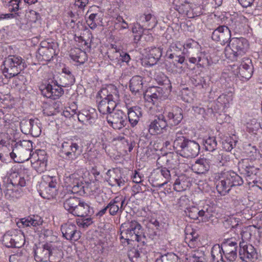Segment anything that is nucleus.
Segmentation results:
<instances>
[{
  "instance_id": "obj_1",
  "label": "nucleus",
  "mask_w": 262,
  "mask_h": 262,
  "mask_svg": "<svg viewBox=\"0 0 262 262\" xmlns=\"http://www.w3.org/2000/svg\"><path fill=\"white\" fill-rule=\"evenodd\" d=\"M174 135L173 147L178 154L185 158H192L198 155L200 147L198 143L184 137L182 130L176 131Z\"/></svg>"
},
{
  "instance_id": "obj_2",
  "label": "nucleus",
  "mask_w": 262,
  "mask_h": 262,
  "mask_svg": "<svg viewBox=\"0 0 262 262\" xmlns=\"http://www.w3.org/2000/svg\"><path fill=\"white\" fill-rule=\"evenodd\" d=\"M82 146H80L78 142L73 139L64 141L60 150V157L70 162L71 166L74 170L79 168V161H76L81 155Z\"/></svg>"
},
{
  "instance_id": "obj_3",
  "label": "nucleus",
  "mask_w": 262,
  "mask_h": 262,
  "mask_svg": "<svg viewBox=\"0 0 262 262\" xmlns=\"http://www.w3.org/2000/svg\"><path fill=\"white\" fill-rule=\"evenodd\" d=\"M244 183L243 179L233 171H222L216 181V189L222 195L229 192L231 187L241 186Z\"/></svg>"
},
{
  "instance_id": "obj_4",
  "label": "nucleus",
  "mask_w": 262,
  "mask_h": 262,
  "mask_svg": "<svg viewBox=\"0 0 262 262\" xmlns=\"http://www.w3.org/2000/svg\"><path fill=\"white\" fill-rule=\"evenodd\" d=\"M27 178L28 176H25L24 173L12 172L9 177L10 183L8 184L4 190L6 198L10 200L18 198L20 196L21 191L20 189H15V187L26 186Z\"/></svg>"
},
{
  "instance_id": "obj_5",
  "label": "nucleus",
  "mask_w": 262,
  "mask_h": 262,
  "mask_svg": "<svg viewBox=\"0 0 262 262\" xmlns=\"http://www.w3.org/2000/svg\"><path fill=\"white\" fill-rule=\"evenodd\" d=\"M3 65L4 66L3 73L5 77L8 78L17 75L27 67L24 59L20 56L16 55H9L6 58L3 62Z\"/></svg>"
},
{
  "instance_id": "obj_6",
  "label": "nucleus",
  "mask_w": 262,
  "mask_h": 262,
  "mask_svg": "<svg viewBox=\"0 0 262 262\" xmlns=\"http://www.w3.org/2000/svg\"><path fill=\"white\" fill-rule=\"evenodd\" d=\"M143 228L141 224L136 221L133 220L125 222L120 226V239H124L129 244V241H135L143 233Z\"/></svg>"
},
{
  "instance_id": "obj_7",
  "label": "nucleus",
  "mask_w": 262,
  "mask_h": 262,
  "mask_svg": "<svg viewBox=\"0 0 262 262\" xmlns=\"http://www.w3.org/2000/svg\"><path fill=\"white\" fill-rule=\"evenodd\" d=\"M38 58L45 61H51L53 57L58 53V44L55 42L43 41L40 43V47L38 49Z\"/></svg>"
},
{
  "instance_id": "obj_8",
  "label": "nucleus",
  "mask_w": 262,
  "mask_h": 262,
  "mask_svg": "<svg viewBox=\"0 0 262 262\" xmlns=\"http://www.w3.org/2000/svg\"><path fill=\"white\" fill-rule=\"evenodd\" d=\"M228 46L231 50L232 58L236 60L238 57L246 53L248 48V42L245 38L233 37L228 41Z\"/></svg>"
},
{
  "instance_id": "obj_9",
  "label": "nucleus",
  "mask_w": 262,
  "mask_h": 262,
  "mask_svg": "<svg viewBox=\"0 0 262 262\" xmlns=\"http://www.w3.org/2000/svg\"><path fill=\"white\" fill-rule=\"evenodd\" d=\"M25 236L14 230L7 231L3 237V243L8 248H20L25 244Z\"/></svg>"
},
{
  "instance_id": "obj_10",
  "label": "nucleus",
  "mask_w": 262,
  "mask_h": 262,
  "mask_svg": "<svg viewBox=\"0 0 262 262\" xmlns=\"http://www.w3.org/2000/svg\"><path fill=\"white\" fill-rule=\"evenodd\" d=\"M238 169L241 174L247 177V181L249 184L257 183L255 177L258 171V169L255 167L248 159L242 160L238 164Z\"/></svg>"
},
{
  "instance_id": "obj_11",
  "label": "nucleus",
  "mask_w": 262,
  "mask_h": 262,
  "mask_svg": "<svg viewBox=\"0 0 262 262\" xmlns=\"http://www.w3.org/2000/svg\"><path fill=\"white\" fill-rule=\"evenodd\" d=\"M233 71L234 75L241 78L242 80H249L253 73V66L251 60L248 58H244L240 66Z\"/></svg>"
},
{
  "instance_id": "obj_12",
  "label": "nucleus",
  "mask_w": 262,
  "mask_h": 262,
  "mask_svg": "<svg viewBox=\"0 0 262 262\" xmlns=\"http://www.w3.org/2000/svg\"><path fill=\"white\" fill-rule=\"evenodd\" d=\"M108 123L115 129H121L125 127L127 123L126 114L121 110H116L107 117Z\"/></svg>"
},
{
  "instance_id": "obj_13",
  "label": "nucleus",
  "mask_w": 262,
  "mask_h": 262,
  "mask_svg": "<svg viewBox=\"0 0 262 262\" xmlns=\"http://www.w3.org/2000/svg\"><path fill=\"white\" fill-rule=\"evenodd\" d=\"M168 127V121L163 114H160L155 117L149 125L148 131L152 135H159L166 130Z\"/></svg>"
},
{
  "instance_id": "obj_14",
  "label": "nucleus",
  "mask_w": 262,
  "mask_h": 262,
  "mask_svg": "<svg viewBox=\"0 0 262 262\" xmlns=\"http://www.w3.org/2000/svg\"><path fill=\"white\" fill-rule=\"evenodd\" d=\"M30 144V142L24 140L20 143H16L13 147L12 151L10 154V157L16 162H20L17 157L23 158V161L28 160L30 157L31 151L29 149L24 148V146Z\"/></svg>"
},
{
  "instance_id": "obj_15",
  "label": "nucleus",
  "mask_w": 262,
  "mask_h": 262,
  "mask_svg": "<svg viewBox=\"0 0 262 262\" xmlns=\"http://www.w3.org/2000/svg\"><path fill=\"white\" fill-rule=\"evenodd\" d=\"M64 182L69 191L73 193L80 195L86 193L84 184L76 178L74 174H71L64 179Z\"/></svg>"
},
{
  "instance_id": "obj_16",
  "label": "nucleus",
  "mask_w": 262,
  "mask_h": 262,
  "mask_svg": "<svg viewBox=\"0 0 262 262\" xmlns=\"http://www.w3.org/2000/svg\"><path fill=\"white\" fill-rule=\"evenodd\" d=\"M126 205L125 198L123 196H117L111 200L107 204L110 215L115 216L118 213L121 214Z\"/></svg>"
},
{
  "instance_id": "obj_17",
  "label": "nucleus",
  "mask_w": 262,
  "mask_h": 262,
  "mask_svg": "<svg viewBox=\"0 0 262 262\" xmlns=\"http://www.w3.org/2000/svg\"><path fill=\"white\" fill-rule=\"evenodd\" d=\"M212 39L215 41H219L222 45L228 42L231 38V31L226 26H219L212 33Z\"/></svg>"
},
{
  "instance_id": "obj_18",
  "label": "nucleus",
  "mask_w": 262,
  "mask_h": 262,
  "mask_svg": "<svg viewBox=\"0 0 262 262\" xmlns=\"http://www.w3.org/2000/svg\"><path fill=\"white\" fill-rule=\"evenodd\" d=\"M61 231L63 237L67 240L77 241L81 237V232L76 226L69 222L61 226Z\"/></svg>"
},
{
  "instance_id": "obj_19",
  "label": "nucleus",
  "mask_w": 262,
  "mask_h": 262,
  "mask_svg": "<svg viewBox=\"0 0 262 262\" xmlns=\"http://www.w3.org/2000/svg\"><path fill=\"white\" fill-rule=\"evenodd\" d=\"M62 87L61 85L55 84L53 85L48 84L41 89V94L44 97L55 100L63 94Z\"/></svg>"
},
{
  "instance_id": "obj_20",
  "label": "nucleus",
  "mask_w": 262,
  "mask_h": 262,
  "mask_svg": "<svg viewBox=\"0 0 262 262\" xmlns=\"http://www.w3.org/2000/svg\"><path fill=\"white\" fill-rule=\"evenodd\" d=\"M223 254L229 261H234L237 258V243L236 242L228 240L222 244Z\"/></svg>"
},
{
  "instance_id": "obj_21",
  "label": "nucleus",
  "mask_w": 262,
  "mask_h": 262,
  "mask_svg": "<svg viewBox=\"0 0 262 262\" xmlns=\"http://www.w3.org/2000/svg\"><path fill=\"white\" fill-rule=\"evenodd\" d=\"M165 114L167 121L171 125H178L183 118V110L177 106H173L168 112L166 111Z\"/></svg>"
},
{
  "instance_id": "obj_22",
  "label": "nucleus",
  "mask_w": 262,
  "mask_h": 262,
  "mask_svg": "<svg viewBox=\"0 0 262 262\" xmlns=\"http://www.w3.org/2000/svg\"><path fill=\"white\" fill-rule=\"evenodd\" d=\"M106 174L109 177L107 181L111 186L121 187L125 184V181L122 178L120 170L114 169H109L107 170Z\"/></svg>"
},
{
  "instance_id": "obj_23",
  "label": "nucleus",
  "mask_w": 262,
  "mask_h": 262,
  "mask_svg": "<svg viewBox=\"0 0 262 262\" xmlns=\"http://www.w3.org/2000/svg\"><path fill=\"white\" fill-rule=\"evenodd\" d=\"M72 112L74 113L72 116L77 114L78 120L83 124L92 125L95 122L97 114L94 110H93L92 112L88 110H83L81 112H78V114L75 110H72Z\"/></svg>"
},
{
  "instance_id": "obj_24",
  "label": "nucleus",
  "mask_w": 262,
  "mask_h": 262,
  "mask_svg": "<svg viewBox=\"0 0 262 262\" xmlns=\"http://www.w3.org/2000/svg\"><path fill=\"white\" fill-rule=\"evenodd\" d=\"M51 243H47L35 250L34 258L38 262H46L50 257Z\"/></svg>"
},
{
  "instance_id": "obj_25",
  "label": "nucleus",
  "mask_w": 262,
  "mask_h": 262,
  "mask_svg": "<svg viewBox=\"0 0 262 262\" xmlns=\"http://www.w3.org/2000/svg\"><path fill=\"white\" fill-rule=\"evenodd\" d=\"M210 167V160L206 158H201L196 160L192 165V170L198 174H203L209 170Z\"/></svg>"
},
{
  "instance_id": "obj_26",
  "label": "nucleus",
  "mask_w": 262,
  "mask_h": 262,
  "mask_svg": "<svg viewBox=\"0 0 262 262\" xmlns=\"http://www.w3.org/2000/svg\"><path fill=\"white\" fill-rule=\"evenodd\" d=\"M239 253L243 260L254 261L258 258V253L252 245L247 246L245 249H239Z\"/></svg>"
},
{
  "instance_id": "obj_27",
  "label": "nucleus",
  "mask_w": 262,
  "mask_h": 262,
  "mask_svg": "<svg viewBox=\"0 0 262 262\" xmlns=\"http://www.w3.org/2000/svg\"><path fill=\"white\" fill-rule=\"evenodd\" d=\"M93 212V209L89 204L80 199L79 205H77L72 214L75 216L83 217L90 215Z\"/></svg>"
},
{
  "instance_id": "obj_28",
  "label": "nucleus",
  "mask_w": 262,
  "mask_h": 262,
  "mask_svg": "<svg viewBox=\"0 0 262 262\" xmlns=\"http://www.w3.org/2000/svg\"><path fill=\"white\" fill-rule=\"evenodd\" d=\"M117 106V103L109 99H101L98 105L99 112L102 114H111Z\"/></svg>"
},
{
  "instance_id": "obj_29",
  "label": "nucleus",
  "mask_w": 262,
  "mask_h": 262,
  "mask_svg": "<svg viewBox=\"0 0 262 262\" xmlns=\"http://www.w3.org/2000/svg\"><path fill=\"white\" fill-rule=\"evenodd\" d=\"M43 221L40 216L37 215L28 216L20 220L23 227H36L42 225Z\"/></svg>"
},
{
  "instance_id": "obj_30",
  "label": "nucleus",
  "mask_w": 262,
  "mask_h": 262,
  "mask_svg": "<svg viewBox=\"0 0 262 262\" xmlns=\"http://www.w3.org/2000/svg\"><path fill=\"white\" fill-rule=\"evenodd\" d=\"M128 119L131 126L134 127L142 116L141 108L139 106H134L128 109Z\"/></svg>"
},
{
  "instance_id": "obj_31",
  "label": "nucleus",
  "mask_w": 262,
  "mask_h": 262,
  "mask_svg": "<svg viewBox=\"0 0 262 262\" xmlns=\"http://www.w3.org/2000/svg\"><path fill=\"white\" fill-rule=\"evenodd\" d=\"M139 21L145 29L150 30L155 28L157 24L156 17L150 13L144 14L140 16Z\"/></svg>"
},
{
  "instance_id": "obj_32",
  "label": "nucleus",
  "mask_w": 262,
  "mask_h": 262,
  "mask_svg": "<svg viewBox=\"0 0 262 262\" xmlns=\"http://www.w3.org/2000/svg\"><path fill=\"white\" fill-rule=\"evenodd\" d=\"M190 185L189 177L186 175L181 174L176 179L173 184V189L178 192L186 190Z\"/></svg>"
},
{
  "instance_id": "obj_33",
  "label": "nucleus",
  "mask_w": 262,
  "mask_h": 262,
  "mask_svg": "<svg viewBox=\"0 0 262 262\" xmlns=\"http://www.w3.org/2000/svg\"><path fill=\"white\" fill-rule=\"evenodd\" d=\"M129 89L130 91L136 94L140 93L143 88V79L140 76H135L132 78L129 81Z\"/></svg>"
},
{
  "instance_id": "obj_34",
  "label": "nucleus",
  "mask_w": 262,
  "mask_h": 262,
  "mask_svg": "<svg viewBox=\"0 0 262 262\" xmlns=\"http://www.w3.org/2000/svg\"><path fill=\"white\" fill-rule=\"evenodd\" d=\"M183 44L177 41L175 43L170 45L169 50L167 52V57L169 59L178 57V55L184 53V51L182 52Z\"/></svg>"
},
{
  "instance_id": "obj_35",
  "label": "nucleus",
  "mask_w": 262,
  "mask_h": 262,
  "mask_svg": "<svg viewBox=\"0 0 262 262\" xmlns=\"http://www.w3.org/2000/svg\"><path fill=\"white\" fill-rule=\"evenodd\" d=\"M162 56V51L159 48L154 47L149 51L147 55L148 63L150 66L155 64Z\"/></svg>"
},
{
  "instance_id": "obj_36",
  "label": "nucleus",
  "mask_w": 262,
  "mask_h": 262,
  "mask_svg": "<svg viewBox=\"0 0 262 262\" xmlns=\"http://www.w3.org/2000/svg\"><path fill=\"white\" fill-rule=\"evenodd\" d=\"M80 199L75 196H70L65 199L63 203L64 209L69 213H72L77 205H79Z\"/></svg>"
},
{
  "instance_id": "obj_37",
  "label": "nucleus",
  "mask_w": 262,
  "mask_h": 262,
  "mask_svg": "<svg viewBox=\"0 0 262 262\" xmlns=\"http://www.w3.org/2000/svg\"><path fill=\"white\" fill-rule=\"evenodd\" d=\"M49 253L50 257H49L48 260L50 262H59L62 258L63 253L61 250L58 249L52 243H51V247Z\"/></svg>"
},
{
  "instance_id": "obj_38",
  "label": "nucleus",
  "mask_w": 262,
  "mask_h": 262,
  "mask_svg": "<svg viewBox=\"0 0 262 262\" xmlns=\"http://www.w3.org/2000/svg\"><path fill=\"white\" fill-rule=\"evenodd\" d=\"M70 56L73 60L80 64L84 63L87 60L86 53L79 49L72 50L70 53Z\"/></svg>"
},
{
  "instance_id": "obj_39",
  "label": "nucleus",
  "mask_w": 262,
  "mask_h": 262,
  "mask_svg": "<svg viewBox=\"0 0 262 262\" xmlns=\"http://www.w3.org/2000/svg\"><path fill=\"white\" fill-rule=\"evenodd\" d=\"M159 170L158 173H159L162 176L164 180L161 183H158L157 186L159 187H163L165 184H167L171 180V174L174 172L172 170L171 171L167 168L161 166L157 169Z\"/></svg>"
},
{
  "instance_id": "obj_40",
  "label": "nucleus",
  "mask_w": 262,
  "mask_h": 262,
  "mask_svg": "<svg viewBox=\"0 0 262 262\" xmlns=\"http://www.w3.org/2000/svg\"><path fill=\"white\" fill-rule=\"evenodd\" d=\"M156 80L159 85L164 86L165 91H171L172 86L170 81L164 73H158L156 76Z\"/></svg>"
},
{
  "instance_id": "obj_41",
  "label": "nucleus",
  "mask_w": 262,
  "mask_h": 262,
  "mask_svg": "<svg viewBox=\"0 0 262 262\" xmlns=\"http://www.w3.org/2000/svg\"><path fill=\"white\" fill-rule=\"evenodd\" d=\"M57 190L48 185L41 183L40 189V195L43 198L50 199L56 195Z\"/></svg>"
},
{
  "instance_id": "obj_42",
  "label": "nucleus",
  "mask_w": 262,
  "mask_h": 262,
  "mask_svg": "<svg viewBox=\"0 0 262 262\" xmlns=\"http://www.w3.org/2000/svg\"><path fill=\"white\" fill-rule=\"evenodd\" d=\"M214 209L212 206L209 205L204 206L201 209V218L202 222H208L213 216Z\"/></svg>"
},
{
  "instance_id": "obj_43",
  "label": "nucleus",
  "mask_w": 262,
  "mask_h": 262,
  "mask_svg": "<svg viewBox=\"0 0 262 262\" xmlns=\"http://www.w3.org/2000/svg\"><path fill=\"white\" fill-rule=\"evenodd\" d=\"M213 61L210 56L204 52H200L198 54V64L201 67L210 66Z\"/></svg>"
},
{
  "instance_id": "obj_44",
  "label": "nucleus",
  "mask_w": 262,
  "mask_h": 262,
  "mask_svg": "<svg viewBox=\"0 0 262 262\" xmlns=\"http://www.w3.org/2000/svg\"><path fill=\"white\" fill-rule=\"evenodd\" d=\"M190 2L187 0H173V4L174 9L180 13L183 14L186 12L187 9L190 8Z\"/></svg>"
},
{
  "instance_id": "obj_45",
  "label": "nucleus",
  "mask_w": 262,
  "mask_h": 262,
  "mask_svg": "<svg viewBox=\"0 0 262 262\" xmlns=\"http://www.w3.org/2000/svg\"><path fill=\"white\" fill-rule=\"evenodd\" d=\"M211 257L213 261H219V260H222L223 258V246L219 244L214 245L211 249Z\"/></svg>"
},
{
  "instance_id": "obj_46",
  "label": "nucleus",
  "mask_w": 262,
  "mask_h": 262,
  "mask_svg": "<svg viewBox=\"0 0 262 262\" xmlns=\"http://www.w3.org/2000/svg\"><path fill=\"white\" fill-rule=\"evenodd\" d=\"M187 12L183 14L186 15L189 18H194L202 14L201 8L195 5L190 4V8L187 9Z\"/></svg>"
},
{
  "instance_id": "obj_47",
  "label": "nucleus",
  "mask_w": 262,
  "mask_h": 262,
  "mask_svg": "<svg viewBox=\"0 0 262 262\" xmlns=\"http://www.w3.org/2000/svg\"><path fill=\"white\" fill-rule=\"evenodd\" d=\"M203 144L205 149L209 151H213L217 147V141L214 137H209L206 139H203Z\"/></svg>"
},
{
  "instance_id": "obj_48",
  "label": "nucleus",
  "mask_w": 262,
  "mask_h": 262,
  "mask_svg": "<svg viewBox=\"0 0 262 262\" xmlns=\"http://www.w3.org/2000/svg\"><path fill=\"white\" fill-rule=\"evenodd\" d=\"M247 19L243 15H238L237 17L234 18L232 20V24L230 25L231 29H233L235 31H239L242 25L241 24L246 23Z\"/></svg>"
},
{
  "instance_id": "obj_49",
  "label": "nucleus",
  "mask_w": 262,
  "mask_h": 262,
  "mask_svg": "<svg viewBox=\"0 0 262 262\" xmlns=\"http://www.w3.org/2000/svg\"><path fill=\"white\" fill-rule=\"evenodd\" d=\"M41 132L39 120L37 118L33 119L30 134L33 137H37L40 135Z\"/></svg>"
},
{
  "instance_id": "obj_50",
  "label": "nucleus",
  "mask_w": 262,
  "mask_h": 262,
  "mask_svg": "<svg viewBox=\"0 0 262 262\" xmlns=\"http://www.w3.org/2000/svg\"><path fill=\"white\" fill-rule=\"evenodd\" d=\"M185 212L187 216L193 220H198L201 217V210L195 206L187 208Z\"/></svg>"
},
{
  "instance_id": "obj_51",
  "label": "nucleus",
  "mask_w": 262,
  "mask_h": 262,
  "mask_svg": "<svg viewBox=\"0 0 262 262\" xmlns=\"http://www.w3.org/2000/svg\"><path fill=\"white\" fill-rule=\"evenodd\" d=\"M21 0H8L5 1V5L8 7L9 10L11 12L15 13L20 9Z\"/></svg>"
},
{
  "instance_id": "obj_52",
  "label": "nucleus",
  "mask_w": 262,
  "mask_h": 262,
  "mask_svg": "<svg viewBox=\"0 0 262 262\" xmlns=\"http://www.w3.org/2000/svg\"><path fill=\"white\" fill-rule=\"evenodd\" d=\"M34 167L36 171L41 173L46 170L47 165V158L43 156L42 159H38L34 163Z\"/></svg>"
},
{
  "instance_id": "obj_53",
  "label": "nucleus",
  "mask_w": 262,
  "mask_h": 262,
  "mask_svg": "<svg viewBox=\"0 0 262 262\" xmlns=\"http://www.w3.org/2000/svg\"><path fill=\"white\" fill-rule=\"evenodd\" d=\"M190 262H206L205 254L202 251H194L190 258Z\"/></svg>"
},
{
  "instance_id": "obj_54",
  "label": "nucleus",
  "mask_w": 262,
  "mask_h": 262,
  "mask_svg": "<svg viewBox=\"0 0 262 262\" xmlns=\"http://www.w3.org/2000/svg\"><path fill=\"white\" fill-rule=\"evenodd\" d=\"M33 119H23L20 122V128L21 132L26 135L30 134L31 125H32V120Z\"/></svg>"
},
{
  "instance_id": "obj_55",
  "label": "nucleus",
  "mask_w": 262,
  "mask_h": 262,
  "mask_svg": "<svg viewBox=\"0 0 262 262\" xmlns=\"http://www.w3.org/2000/svg\"><path fill=\"white\" fill-rule=\"evenodd\" d=\"M198 46V43L196 41L192 39L188 40L184 45H183V51L186 50V52H184L185 54H188V56H190V53H192L191 50L196 48Z\"/></svg>"
},
{
  "instance_id": "obj_56",
  "label": "nucleus",
  "mask_w": 262,
  "mask_h": 262,
  "mask_svg": "<svg viewBox=\"0 0 262 262\" xmlns=\"http://www.w3.org/2000/svg\"><path fill=\"white\" fill-rule=\"evenodd\" d=\"M260 129V123L256 120H251L247 124V130L250 133L256 134L257 132Z\"/></svg>"
},
{
  "instance_id": "obj_57",
  "label": "nucleus",
  "mask_w": 262,
  "mask_h": 262,
  "mask_svg": "<svg viewBox=\"0 0 262 262\" xmlns=\"http://www.w3.org/2000/svg\"><path fill=\"white\" fill-rule=\"evenodd\" d=\"M76 223L77 225L83 228H85L88 227L90 225H91L92 223V219L90 217H80L76 219Z\"/></svg>"
},
{
  "instance_id": "obj_58",
  "label": "nucleus",
  "mask_w": 262,
  "mask_h": 262,
  "mask_svg": "<svg viewBox=\"0 0 262 262\" xmlns=\"http://www.w3.org/2000/svg\"><path fill=\"white\" fill-rule=\"evenodd\" d=\"M178 256L173 253H168L165 255H161L157 258L156 262H172Z\"/></svg>"
},
{
  "instance_id": "obj_59",
  "label": "nucleus",
  "mask_w": 262,
  "mask_h": 262,
  "mask_svg": "<svg viewBox=\"0 0 262 262\" xmlns=\"http://www.w3.org/2000/svg\"><path fill=\"white\" fill-rule=\"evenodd\" d=\"M46 179L47 182L42 183V184L48 185L52 188H54V189H56L57 190H58V182L56 177L47 176Z\"/></svg>"
},
{
  "instance_id": "obj_60",
  "label": "nucleus",
  "mask_w": 262,
  "mask_h": 262,
  "mask_svg": "<svg viewBox=\"0 0 262 262\" xmlns=\"http://www.w3.org/2000/svg\"><path fill=\"white\" fill-rule=\"evenodd\" d=\"M109 89L110 90V96L108 99L111 100V101H114V102L117 103V102L119 99V94L118 90L116 87L114 86L109 87Z\"/></svg>"
},
{
  "instance_id": "obj_61",
  "label": "nucleus",
  "mask_w": 262,
  "mask_h": 262,
  "mask_svg": "<svg viewBox=\"0 0 262 262\" xmlns=\"http://www.w3.org/2000/svg\"><path fill=\"white\" fill-rule=\"evenodd\" d=\"M236 142L229 138L223 142V147L226 151H231L235 146Z\"/></svg>"
},
{
  "instance_id": "obj_62",
  "label": "nucleus",
  "mask_w": 262,
  "mask_h": 262,
  "mask_svg": "<svg viewBox=\"0 0 262 262\" xmlns=\"http://www.w3.org/2000/svg\"><path fill=\"white\" fill-rule=\"evenodd\" d=\"M147 93L148 94L145 95V99L148 101H150L151 100L153 104H155L154 100L161 99L159 97V94H157L155 91H152V88H150L149 91H147Z\"/></svg>"
},
{
  "instance_id": "obj_63",
  "label": "nucleus",
  "mask_w": 262,
  "mask_h": 262,
  "mask_svg": "<svg viewBox=\"0 0 262 262\" xmlns=\"http://www.w3.org/2000/svg\"><path fill=\"white\" fill-rule=\"evenodd\" d=\"M62 84L61 86L66 87L73 85L75 82V78L73 75H65L62 78Z\"/></svg>"
},
{
  "instance_id": "obj_64",
  "label": "nucleus",
  "mask_w": 262,
  "mask_h": 262,
  "mask_svg": "<svg viewBox=\"0 0 262 262\" xmlns=\"http://www.w3.org/2000/svg\"><path fill=\"white\" fill-rule=\"evenodd\" d=\"M191 82L195 86L204 87L205 83L203 78L200 76L195 75L191 78Z\"/></svg>"
}]
</instances>
